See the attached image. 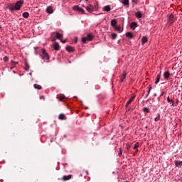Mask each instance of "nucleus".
<instances>
[{
	"label": "nucleus",
	"mask_w": 182,
	"mask_h": 182,
	"mask_svg": "<svg viewBox=\"0 0 182 182\" xmlns=\"http://www.w3.org/2000/svg\"><path fill=\"white\" fill-rule=\"evenodd\" d=\"M53 48L55 49V50H59L60 49L59 43H55L53 45Z\"/></svg>",
	"instance_id": "nucleus-17"
},
{
	"label": "nucleus",
	"mask_w": 182,
	"mask_h": 182,
	"mask_svg": "<svg viewBox=\"0 0 182 182\" xmlns=\"http://www.w3.org/2000/svg\"><path fill=\"white\" fill-rule=\"evenodd\" d=\"M132 2H134V4H137V0H132Z\"/></svg>",
	"instance_id": "nucleus-40"
},
{
	"label": "nucleus",
	"mask_w": 182,
	"mask_h": 182,
	"mask_svg": "<svg viewBox=\"0 0 182 182\" xmlns=\"http://www.w3.org/2000/svg\"><path fill=\"white\" fill-rule=\"evenodd\" d=\"M23 5V0H20L18 1H17L16 4H9L8 6V9H9V11H19V9H21V7Z\"/></svg>",
	"instance_id": "nucleus-1"
},
{
	"label": "nucleus",
	"mask_w": 182,
	"mask_h": 182,
	"mask_svg": "<svg viewBox=\"0 0 182 182\" xmlns=\"http://www.w3.org/2000/svg\"><path fill=\"white\" fill-rule=\"evenodd\" d=\"M132 23H136V22H132Z\"/></svg>",
	"instance_id": "nucleus-47"
},
{
	"label": "nucleus",
	"mask_w": 182,
	"mask_h": 182,
	"mask_svg": "<svg viewBox=\"0 0 182 182\" xmlns=\"http://www.w3.org/2000/svg\"><path fill=\"white\" fill-rule=\"evenodd\" d=\"M135 97H136V95H132L131 97H130V99H129V100L127 102V104H126V107H127V106H129V105H131L132 104V102H133L134 100V99H135Z\"/></svg>",
	"instance_id": "nucleus-8"
},
{
	"label": "nucleus",
	"mask_w": 182,
	"mask_h": 182,
	"mask_svg": "<svg viewBox=\"0 0 182 182\" xmlns=\"http://www.w3.org/2000/svg\"><path fill=\"white\" fill-rule=\"evenodd\" d=\"M85 1H89V0H85Z\"/></svg>",
	"instance_id": "nucleus-50"
},
{
	"label": "nucleus",
	"mask_w": 182,
	"mask_h": 182,
	"mask_svg": "<svg viewBox=\"0 0 182 182\" xmlns=\"http://www.w3.org/2000/svg\"><path fill=\"white\" fill-rule=\"evenodd\" d=\"M171 101H172V100H170V97H167V102H168V103H170Z\"/></svg>",
	"instance_id": "nucleus-37"
},
{
	"label": "nucleus",
	"mask_w": 182,
	"mask_h": 182,
	"mask_svg": "<svg viewBox=\"0 0 182 182\" xmlns=\"http://www.w3.org/2000/svg\"><path fill=\"white\" fill-rule=\"evenodd\" d=\"M55 33V38H57V39H62V38H63V35L59 33L58 32H56Z\"/></svg>",
	"instance_id": "nucleus-14"
},
{
	"label": "nucleus",
	"mask_w": 182,
	"mask_h": 182,
	"mask_svg": "<svg viewBox=\"0 0 182 182\" xmlns=\"http://www.w3.org/2000/svg\"><path fill=\"white\" fill-rule=\"evenodd\" d=\"M129 147H127V149L129 150Z\"/></svg>",
	"instance_id": "nucleus-49"
},
{
	"label": "nucleus",
	"mask_w": 182,
	"mask_h": 182,
	"mask_svg": "<svg viewBox=\"0 0 182 182\" xmlns=\"http://www.w3.org/2000/svg\"><path fill=\"white\" fill-rule=\"evenodd\" d=\"M93 38H94V36L92 35V33H88L87 36V38L83 37V38H82V42L83 43H86V41H92V40H93Z\"/></svg>",
	"instance_id": "nucleus-3"
},
{
	"label": "nucleus",
	"mask_w": 182,
	"mask_h": 182,
	"mask_svg": "<svg viewBox=\"0 0 182 182\" xmlns=\"http://www.w3.org/2000/svg\"><path fill=\"white\" fill-rule=\"evenodd\" d=\"M23 18H28L29 17V13H28V12L23 13Z\"/></svg>",
	"instance_id": "nucleus-28"
},
{
	"label": "nucleus",
	"mask_w": 182,
	"mask_h": 182,
	"mask_svg": "<svg viewBox=\"0 0 182 182\" xmlns=\"http://www.w3.org/2000/svg\"><path fill=\"white\" fill-rule=\"evenodd\" d=\"M4 62H8V60H9V58H8L7 56H5L4 58Z\"/></svg>",
	"instance_id": "nucleus-34"
},
{
	"label": "nucleus",
	"mask_w": 182,
	"mask_h": 182,
	"mask_svg": "<svg viewBox=\"0 0 182 182\" xmlns=\"http://www.w3.org/2000/svg\"><path fill=\"white\" fill-rule=\"evenodd\" d=\"M148 91H147V95H146V97H149V95H150V92H151V89H153V87H151V85H149V87H148Z\"/></svg>",
	"instance_id": "nucleus-25"
},
{
	"label": "nucleus",
	"mask_w": 182,
	"mask_h": 182,
	"mask_svg": "<svg viewBox=\"0 0 182 182\" xmlns=\"http://www.w3.org/2000/svg\"><path fill=\"white\" fill-rule=\"evenodd\" d=\"M135 16H136V18H141V16H142L141 12L138 11V12L135 13Z\"/></svg>",
	"instance_id": "nucleus-24"
},
{
	"label": "nucleus",
	"mask_w": 182,
	"mask_h": 182,
	"mask_svg": "<svg viewBox=\"0 0 182 182\" xmlns=\"http://www.w3.org/2000/svg\"><path fill=\"white\" fill-rule=\"evenodd\" d=\"M46 12L47 14H53V8L52 6H49L46 8Z\"/></svg>",
	"instance_id": "nucleus-10"
},
{
	"label": "nucleus",
	"mask_w": 182,
	"mask_h": 182,
	"mask_svg": "<svg viewBox=\"0 0 182 182\" xmlns=\"http://www.w3.org/2000/svg\"><path fill=\"white\" fill-rule=\"evenodd\" d=\"M123 154V149L122 148L119 149V152L118 154V156L120 157Z\"/></svg>",
	"instance_id": "nucleus-30"
},
{
	"label": "nucleus",
	"mask_w": 182,
	"mask_h": 182,
	"mask_svg": "<svg viewBox=\"0 0 182 182\" xmlns=\"http://www.w3.org/2000/svg\"><path fill=\"white\" fill-rule=\"evenodd\" d=\"M1 28H2V26H0V29H1Z\"/></svg>",
	"instance_id": "nucleus-48"
},
{
	"label": "nucleus",
	"mask_w": 182,
	"mask_h": 182,
	"mask_svg": "<svg viewBox=\"0 0 182 182\" xmlns=\"http://www.w3.org/2000/svg\"><path fill=\"white\" fill-rule=\"evenodd\" d=\"M111 38H112V39H113V40L116 39V38H117V34H116V33H112V34H111Z\"/></svg>",
	"instance_id": "nucleus-26"
},
{
	"label": "nucleus",
	"mask_w": 182,
	"mask_h": 182,
	"mask_svg": "<svg viewBox=\"0 0 182 182\" xmlns=\"http://www.w3.org/2000/svg\"><path fill=\"white\" fill-rule=\"evenodd\" d=\"M111 26H112L117 32H123V28H122V26H119L117 23H111Z\"/></svg>",
	"instance_id": "nucleus-2"
},
{
	"label": "nucleus",
	"mask_w": 182,
	"mask_h": 182,
	"mask_svg": "<svg viewBox=\"0 0 182 182\" xmlns=\"http://www.w3.org/2000/svg\"><path fill=\"white\" fill-rule=\"evenodd\" d=\"M146 42H147V37H145V36L142 37L141 38L142 44L144 45V43H146Z\"/></svg>",
	"instance_id": "nucleus-23"
},
{
	"label": "nucleus",
	"mask_w": 182,
	"mask_h": 182,
	"mask_svg": "<svg viewBox=\"0 0 182 182\" xmlns=\"http://www.w3.org/2000/svg\"><path fill=\"white\" fill-rule=\"evenodd\" d=\"M60 41H61V42H62L63 43H66V40H64V41H63V40L61 39Z\"/></svg>",
	"instance_id": "nucleus-39"
},
{
	"label": "nucleus",
	"mask_w": 182,
	"mask_h": 182,
	"mask_svg": "<svg viewBox=\"0 0 182 182\" xmlns=\"http://www.w3.org/2000/svg\"><path fill=\"white\" fill-rule=\"evenodd\" d=\"M170 103H171V106H176L175 105H174V101H171Z\"/></svg>",
	"instance_id": "nucleus-38"
},
{
	"label": "nucleus",
	"mask_w": 182,
	"mask_h": 182,
	"mask_svg": "<svg viewBox=\"0 0 182 182\" xmlns=\"http://www.w3.org/2000/svg\"><path fill=\"white\" fill-rule=\"evenodd\" d=\"M75 42H77V38H75Z\"/></svg>",
	"instance_id": "nucleus-44"
},
{
	"label": "nucleus",
	"mask_w": 182,
	"mask_h": 182,
	"mask_svg": "<svg viewBox=\"0 0 182 182\" xmlns=\"http://www.w3.org/2000/svg\"><path fill=\"white\" fill-rule=\"evenodd\" d=\"M159 120H160V117H156L155 118V122H159Z\"/></svg>",
	"instance_id": "nucleus-36"
},
{
	"label": "nucleus",
	"mask_w": 182,
	"mask_h": 182,
	"mask_svg": "<svg viewBox=\"0 0 182 182\" xmlns=\"http://www.w3.org/2000/svg\"><path fill=\"white\" fill-rule=\"evenodd\" d=\"M126 76H127V73H124L123 75L120 77V82H123V80L126 79Z\"/></svg>",
	"instance_id": "nucleus-18"
},
{
	"label": "nucleus",
	"mask_w": 182,
	"mask_h": 182,
	"mask_svg": "<svg viewBox=\"0 0 182 182\" xmlns=\"http://www.w3.org/2000/svg\"><path fill=\"white\" fill-rule=\"evenodd\" d=\"M43 60H49V55L46 53V50H43Z\"/></svg>",
	"instance_id": "nucleus-5"
},
{
	"label": "nucleus",
	"mask_w": 182,
	"mask_h": 182,
	"mask_svg": "<svg viewBox=\"0 0 182 182\" xmlns=\"http://www.w3.org/2000/svg\"><path fill=\"white\" fill-rule=\"evenodd\" d=\"M86 9L88 12H92L93 11L94 8L92 5H89L86 7Z\"/></svg>",
	"instance_id": "nucleus-13"
},
{
	"label": "nucleus",
	"mask_w": 182,
	"mask_h": 182,
	"mask_svg": "<svg viewBox=\"0 0 182 182\" xmlns=\"http://www.w3.org/2000/svg\"><path fill=\"white\" fill-rule=\"evenodd\" d=\"M164 95V92H161V96H163Z\"/></svg>",
	"instance_id": "nucleus-43"
},
{
	"label": "nucleus",
	"mask_w": 182,
	"mask_h": 182,
	"mask_svg": "<svg viewBox=\"0 0 182 182\" xmlns=\"http://www.w3.org/2000/svg\"><path fill=\"white\" fill-rule=\"evenodd\" d=\"M171 76V73H170V71H166L164 73V79H166V80H168L169 77Z\"/></svg>",
	"instance_id": "nucleus-7"
},
{
	"label": "nucleus",
	"mask_w": 182,
	"mask_h": 182,
	"mask_svg": "<svg viewBox=\"0 0 182 182\" xmlns=\"http://www.w3.org/2000/svg\"><path fill=\"white\" fill-rule=\"evenodd\" d=\"M160 79H161V75L158 74L156 76V80L155 81L156 85H157V83H159V82H160Z\"/></svg>",
	"instance_id": "nucleus-15"
},
{
	"label": "nucleus",
	"mask_w": 182,
	"mask_h": 182,
	"mask_svg": "<svg viewBox=\"0 0 182 182\" xmlns=\"http://www.w3.org/2000/svg\"><path fill=\"white\" fill-rule=\"evenodd\" d=\"M63 99H65V96H60L58 97V100H60V102H62V100H63Z\"/></svg>",
	"instance_id": "nucleus-33"
},
{
	"label": "nucleus",
	"mask_w": 182,
	"mask_h": 182,
	"mask_svg": "<svg viewBox=\"0 0 182 182\" xmlns=\"http://www.w3.org/2000/svg\"><path fill=\"white\" fill-rule=\"evenodd\" d=\"M65 49L68 52H75V48L70 46L65 47Z\"/></svg>",
	"instance_id": "nucleus-11"
},
{
	"label": "nucleus",
	"mask_w": 182,
	"mask_h": 182,
	"mask_svg": "<svg viewBox=\"0 0 182 182\" xmlns=\"http://www.w3.org/2000/svg\"><path fill=\"white\" fill-rule=\"evenodd\" d=\"M175 165L176 167H181L182 161H175Z\"/></svg>",
	"instance_id": "nucleus-16"
},
{
	"label": "nucleus",
	"mask_w": 182,
	"mask_h": 182,
	"mask_svg": "<svg viewBox=\"0 0 182 182\" xmlns=\"http://www.w3.org/2000/svg\"><path fill=\"white\" fill-rule=\"evenodd\" d=\"M125 35L128 39H133V33L132 32H127Z\"/></svg>",
	"instance_id": "nucleus-12"
},
{
	"label": "nucleus",
	"mask_w": 182,
	"mask_h": 182,
	"mask_svg": "<svg viewBox=\"0 0 182 182\" xmlns=\"http://www.w3.org/2000/svg\"><path fill=\"white\" fill-rule=\"evenodd\" d=\"M72 177H73V176H72V175L63 176V181H68V180H70V178H72Z\"/></svg>",
	"instance_id": "nucleus-9"
},
{
	"label": "nucleus",
	"mask_w": 182,
	"mask_h": 182,
	"mask_svg": "<svg viewBox=\"0 0 182 182\" xmlns=\"http://www.w3.org/2000/svg\"><path fill=\"white\" fill-rule=\"evenodd\" d=\"M111 9L110 6H105L103 8V10L105 11V12H109Z\"/></svg>",
	"instance_id": "nucleus-19"
},
{
	"label": "nucleus",
	"mask_w": 182,
	"mask_h": 182,
	"mask_svg": "<svg viewBox=\"0 0 182 182\" xmlns=\"http://www.w3.org/2000/svg\"><path fill=\"white\" fill-rule=\"evenodd\" d=\"M143 112H146V113H149L150 111L149 110V108L144 107V108L143 109Z\"/></svg>",
	"instance_id": "nucleus-32"
},
{
	"label": "nucleus",
	"mask_w": 182,
	"mask_h": 182,
	"mask_svg": "<svg viewBox=\"0 0 182 182\" xmlns=\"http://www.w3.org/2000/svg\"><path fill=\"white\" fill-rule=\"evenodd\" d=\"M55 41H56V38H53L52 41H53V42H55Z\"/></svg>",
	"instance_id": "nucleus-42"
},
{
	"label": "nucleus",
	"mask_w": 182,
	"mask_h": 182,
	"mask_svg": "<svg viewBox=\"0 0 182 182\" xmlns=\"http://www.w3.org/2000/svg\"><path fill=\"white\" fill-rule=\"evenodd\" d=\"M176 19L177 18L173 14H170L169 16H168V23H174V22H176Z\"/></svg>",
	"instance_id": "nucleus-4"
},
{
	"label": "nucleus",
	"mask_w": 182,
	"mask_h": 182,
	"mask_svg": "<svg viewBox=\"0 0 182 182\" xmlns=\"http://www.w3.org/2000/svg\"><path fill=\"white\" fill-rule=\"evenodd\" d=\"M176 103H178V100H176Z\"/></svg>",
	"instance_id": "nucleus-45"
},
{
	"label": "nucleus",
	"mask_w": 182,
	"mask_h": 182,
	"mask_svg": "<svg viewBox=\"0 0 182 182\" xmlns=\"http://www.w3.org/2000/svg\"><path fill=\"white\" fill-rule=\"evenodd\" d=\"M74 11H77L78 12H81L82 14H85V10L79 7V6H75L73 7Z\"/></svg>",
	"instance_id": "nucleus-6"
},
{
	"label": "nucleus",
	"mask_w": 182,
	"mask_h": 182,
	"mask_svg": "<svg viewBox=\"0 0 182 182\" xmlns=\"http://www.w3.org/2000/svg\"><path fill=\"white\" fill-rule=\"evenodd\" d=\"M140 146V144L139 142H136L134 146V150H136V149H138V147Z\"/></svg>",
	"instance_id": "nucleus-29"
},
{
	"label": "nucleus",
	"mask_w": 182,
	"mask_h": 182,
	"mask_svg": "<svg viewBox=\"0 0 182 182\" xmlns=\"http://www.w3.org/2000/svg\"><path fill=\"white\" fill-rule=\"evenodd\" d=\"M40 99H45V97L43 95L40 96Z\"/></svg>",
	"instance_id": "nucleus-41"
},
{
	"label": "nucleus",
	"mask_w": 182,
	"mask_h": 182,
	"mask_svg": "<svg viewBox=\"0 0 182 182\" xmlns=\"http://www.w3.org/2000/svg\"><path fill=\"white\" fill-rule=\"evenodd\" d=\"M123 5H124L125 6H127V5H129V0H124L122 1Z\"/></svg>",
	"instance_id": "nucleus-27"
},
{
	"label": "nucleus",
	"mask_w": 182,
	"mask_h": 182,
	"mask_svg": "<svg viewBox=\"0 0 182 182\" xmlns=\"http://www.w3.org/2000/svg\"><path fill=\"white\" fill-rule=\"evenodd\" d=\"M33 87L34 89H37L38 90H41V89H42V86L38 84H34Z\"/></svg>",
	"instance_id": "nucleus-21"
},
{
	"label": "nucleus",
	"mask_w": 182,
	"mask_h": 182,
	"mask_svg": "<svg viewBox=\"0 0 182 182\" xmlns=\"http://www.w3.org/2000/svg\"><path fill=\"white\" fill-rule=\"evenodd\" d=\"M58 118L60 119V120H65V119H66V117L63 114H60Z\"/></svg>",
	"instance_id": "nucleus-22"
},
{
	"label": "nucleus",
	"mask_w": 182,
	"mask_h": 182,
	"mask_svg": "<svg viewBox=\"0 0 182 182\" xmlns=\"http://www.w3.org/2000/svg\"><path fill=\"white\" fill-rule=\"evenodd\" d=\"M111 23H117V20H116V19H112V20L111 21Z\"/></svg>",
	"instance_id": "nucleus-35"
},
{
	"label": "nucleus",
	"mask_w": 182,
	"mask_h": 182,
	"mask_svg": "<svg viewBox=\"0 0 182 182\" xmlns=\"http://www.w3.org/2000/svg\"><path fill=\"white\" fill-rule=\"evenodd\" d=\"M25 66H26V70H29V64H28V63H25Z\"/></svg>",
	"instance_id": "nucleus-31"
},
{
	"label": "nucleus",
	"mask_w": 182,
	"mask_h": 182,
	"mask_svg": "<svg viewBox=\"0 0 182 182\" xmlns=\"http://www.w3.org/2000/svg\"><path fill=\"white\" fill-rule=\"evenodd\" d=\"M138 25L137 23H131L130 24V28L134 31V29H136V28H137Z\"/></svg>",
	"instance_id": "nucleus-20"
},
{
	"label": "nucleus",
	"mask_w": 182,
	"mask_h": 182,
	"mask_svg": "<svg viewBox=\"0 0 182 182\" xmlns=\"http://www.w3.org/2000/svg\"><path fill=\"white\" fill-rule=\"evenodd\" d=\"M154 96H157V94H154Z\"/></svg>",
	"instance_id": "nucleus-46"
}]
</instances>
